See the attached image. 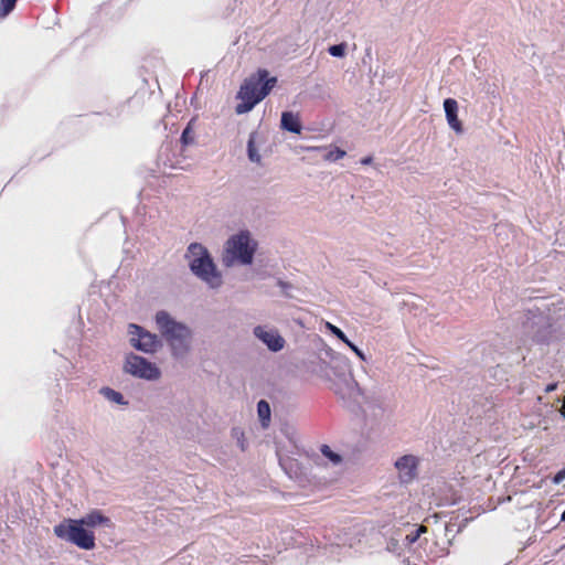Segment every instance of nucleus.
Instances as JSON below:
<instances>
[{"label":"nucleus","instance_id":"f257e3e1","mask_svg":"<svg viewBox=\"0 0 565 565\" xmlns=\"http://www.w3.org/2000/svg\"><path fill=\"white\" fill-rule=\"evenodd\" d=\"M330 369L335 376L334 380H331L330 374L326 373V376L331 382L330 388L344 402L351 412L355 413L360 409L364 415L365 422L371 426L385 418L388 411V404L385 398L375 392L364 395L350 373L349 364L343 356H331Z\"/></svg>","mask_w":565,"mask_h":565},{"label":"nucleus","instance_id":"f03ea898","mask_svg":"<svg viewBox=\"0 0 565 565\" xmlns=\"http://www.w3.org/2000/svg\"><path fill=\"white\" fill-rule=\"evenodd\" d=\"M190 271L211 289L223 285V276L209 249L201 243H191L184 254Z\"/></svg>","mask_w":565,"mask_h":565},{"label":"nucleus","instance_id":"7ed1b4c3","mask_svg":"<svg viewBox=\"0 0 565 565\" xmlns=\"http://www.w3.org/2000/svg\"><path fill=\"white\" fill-rule=\"evenodd\" d=\"M277 84L276 76H269V72L259 68L255 74L247 77L242 84L237 98L242 103L236 105V114H245L250 111L258 103H260Z\"/></svg>","mask_w":565,"mask_h":565},{"label":"nucleus","instance_id":"20e7f679","mask_svg":"<svg viewBox=\"0 0 565 565\" xmlns=\"http://www.w3.org/2000/svg\"><path fill=\"white\" fill-rule=\"evenodd\" d=\"M156 323L160 334L170 347L171 354L177 359L185 356L191 348L192 330L164 310L156 313Z\"/></svg>","mask_w":565,"mask_h":565},{"label":"nucleus","instance_id":"39448f33","mask_svg":"<svg viewBox=\"0 0 565 565\" xmlns=\"http://www.w3.org/2000/svg\"><path fill=\"white\" fill-rule=\"evenodd\" d=\"M257 248L256 242L252 238L248 231H241L239 233L231 236L225 246L226 255L223 258V264L231 267L234 262L242 265H250Z\"/></svg>","mask_w":565,"mask_h":565},{"label":"nucleus","instance_id":"423d86ee","mask_svg":"<svg viewBox=\"0 0 565 565\" xmlns=\"http://www.w3.org/2000/svg\"><path fill=\"white\" fill-rule=\"evenodd\" d=\"M54 534L77 547L90 551L95 547V534L82 525L77 519H64L53 527Z\"/></svg>","mask_w":565,"mask_h":565},{"label":"nucleus","instance_id":"0eeeda50","mask_svg":"<svg viewBox=\"0 0 565 565\" xmlns=\"http://www.w3.org/2000/svg\"><path fill=\"white\" fill-rule=\"evenodd\" d=\"M124 371L135 377L148 381L158 380L161 375L159 367L154 363L135 353L127 354Z\"/></svg>","mask_w":565,"mask_h":565},{"label":"nucleus","instance_id":"6e6552de","mask_svg":"<svg viewBox=\"0 0 565 565\" xmlns=\"http://www.w3.org/2000/svg\"><path fill=\"white\" fill-rule=\"evenodd\" d=\"M129 342L137 351L143 353H154L162 347L161 339L145 328L130 323L128 326Z\"/></svg>","mask_w":565,"mask_h":565},{"label":"nucleus","instance_id":"1a4fd4ad","mask_svg":"<svg viewBox=\"0 0 565 565\" xmlns=\"http://www.w3.org/2000/svg\"><path fill=\"white\" fill-rule=\"evenodd\" d=\"M253 334L273 352H278L284 349L285 339L279 334L278 330L273 327L256 326L253 330Z\"/></svg>","mask_w":565,"mask_h":565},{"label":"nucleus","instance_id":"9d476101","mask_svg":"<svg viewBox=\"0 0 565 565\" xmlns=\"http://www.w3.org/2000/svg\"><path fill=\"white\" fill-rule=\"evenodd\" d=\"M418 459L413 455H404L395 461L398 478L403 483L412 482L417 476Z\"/></svg>","mask_w":565,"mask_h":565},{"label":"nucleus","instance_id":"9b49d317","mask_svg":"<svg viewBox=\"0 0 565 565\" xmlns=\"http://www.w3.org/2000/svg\"><path fill=\"white\" fill-rule=\"evenodd\" d=\"M398 531L403 540V544L408 551L413 550L416 542H418L419 545L427 543V539H420L422 535L427 532V527L425 525L406 523L403 527L398 529Z\"/></svg>","mask_w":565,"mask_h":565},{"label":"nucleus","instance_id":"f8f14e48","mask_svg":"<svg viewBox=\"0 0 565 565\" xmlns=\"http://www.w3.org/2000/svg\"><path fill=\"white\" fill-rule=\"evenodd\" d=\"M77 520L82 525H84L88 530H92L97 526L113 527L114 525L111 520L108 516L104 515L99 510H93Z\"/></svg>","mask_w":565,"mask_h":565},{"label":"nucleus","instance_id":"ddd939ff","mask_svg":"<svg viewBox=\"0 0 565 565\" xmlns=\"http://www.w3.org/2000/svg\"><path fill=\"white\" fill-rule=\"evenodd\" d=\"M444 110L449 127L457 134L462 132V124L458 118V103L454 98H446L444 100Z\"/></svg>","mask_w":565,"mask_h":565},{"label":"nucleus","instance_id":"4468645a","mask_svg":"<svg viewBox=\"0 0 565 565\" xmlns=\"http://www.w3.org/2000/svg\"><path fill=\"white\" fill-rule=\"evenodd\" d=\"M529 327H531L532 329L536 327L535 330L531 331L532 338L535 342L544 343L548 340L551 331L550 326L547 324L546 319L544 317H536L535 319L532 320L531 324L527 321L526 328Z\"/></svg>","mask_w":565,"mask_h":565},{"label":"nucleus","instance_id":"2eb2a0df","mask_svg":"<svg viewBox=\"0 0 565 565\" xmlns=\"http://www.w3.org/2000/svg\"><path fill=\"white\" fill-rule=\"evenodd\" d=\"M280 126L281 129L292 134H300L302 130L299 115L292 111H284L281 114Z\"/></svg>","mask_w":565,"mask_h":565},{"label":"nucleus","instance_id":"dca6fc26","mask_svg":"<svg viewBox=\"0 0 565 565\" xmlns=\"http://www.w3.org/2000/svg\"><path fill=\"white\" fill-rule=\"evenodd\" d=\"M99 394L111 403H115L118 405H127L128 404V402L125 401V397L120 392L115 391L108 386L102 387L99 390Z\"/></svg>","mask_w":565,"mask_h":565},{"label":"nucleus","instance_id":"f3484780","mask_svg":"<svg viewBox=\"0 0 565 565\" xmlns=\"http://www.w3.org/2000/svg\"><path fill=\"white\" fill-rule=\"evenodd\" d=\"M386 550L396 555H401L404 551H406L405 545L403 544V540L399 535V531L397 530L392 537L387 541Z\"/></svg>","mask_w":565,"mask_h":565},{"label":"nucleus","instance_id":"a211bd4d","mask_svg":"<svg viewBox=\"0 0 565 565\" xmlns=\"http://www.w3.org/2000/svg\"><path fill=\"white\" fill-rule=\"evenodd\" d=\"M257 413H258V417L262 422V425L264 427L267 426V423L269 422L270 419V406H269V403L265 399H260L258 403H257Z\"/></svg>","mask_w":565,"mask_h":565},{"label":"nucleus","instance_id":"6ab92c4d","mask_svg":"<svg viewBox=\"0 0 565 565\" xmlns=\"http://www.w3.org/2000/svg\"><path fill=\"white\" fill-rule=\"evenodd\" d=\"M256 135L257 134L255 131L249 135L248 142H247V156L252 162L259 163L260 156H259L257 149L255 148Z\"/></svg>","mask_w":565,"mask_h":565},{"label":"nucleus","instance_id":"aec40b11","mask_svg":"<svg viewBox=\"0 0 565 565\" xmlns=\"http://www.w3.org/2000/svg\"><path fill=\"white\" fill-rule=\"evenodd\" d=\"M320 450L323 457L329 459L332 462V465L335 466L342 461V457L339 454L334 452L328 445H322Z\"/></svg>","mask_w":565,"mask_h":565},{"label":"nucleus","instance_id":"412c9836","mask_svg":"<svg viewBox=\"0 0 565 565\" xmlns=\"http://www.w3.org/2000/svg\"><path fill=\"white\" fill-rule=\"evenodd\" d=\"M18 0H0V18L8 17L15 8Z\"/></svg>","mask_w":565,"mask_h":565},{"label":"nucleus","instance_id":"4be33fe9","mask_svg":"<svg viewBox=\"0 0 565 565\" xmlns=\"http://www.w3.org/2000/svg\"><path fill=\"white\" fill-rule=\"evenodd\" d=\"M347 154V152L338 147L333 148V149H330L328 150L323 158L324 160L327 161H330V162H335L340 159H342L344 156Z\"/></svg>","mask_w":565,"mask_h":565},{"label":"nucleus","instance_id":"5701e85b","mask_svg":"<svg viewBox=\"0 0 565 565\" xmlns=\"http://www.w3.org/2000/svg\"><path fill=\"white\" fill-rule=\"evenodd\" d=\"M347 51V43L342 42L328 47V53L333 57H343Z\"/></svg>","mask_w":565,"mask_h":565},{"label":"nucleus","instance_id":"b1692460","mask_svg":"<svg viewBox=\"0 0 565 565\" xmlns=\"http://www.w3.org/2000/svg\"><path fill=\"white\" fill-rule=\"evenodd\" d=\"M183 146H189L194 142V132L191 128V122L183 129L180 138Z\"/></svg>","mask_w":565,"mask_h":565},{"label":"nucleus","instance_id":"393cba45","mask_svg":"<svg viewBox=\"0 0 565 565\" xmlns=\"http://www.w3.org/2000/svg\"><path fill=\"white\" fill-rule=\"evenodd\" d=\"M327 327L332 332V334H334L339 340H341L345 344L349 343L350 340L348 339V337L344 334V332L340 328H338L329 322L327 323Z\"/></svg>","mask_w":565,"mask_h":565},{"label":"nucleus","instance_id":"a878e982","mask_svg":"<svg viewBox=\"0 0 565 565\" xmlns=\"http://www.w3.org/2000/svg\"><path fill=\"white\" fill-rule=\"evenodd\" d=\"M277 286L281 289V292L286 296V297H291L290 295V290L294 288L290 282H287V281H284L281 279H278L277 281Z\"/></svg>","mask_w":565,"mask_h":565},{"label":"nucleus","instance_id":"bb28decb","mask_svg":"<svg viewBox=\"0 0 565 565\" xmlns=\"http://www.w3.org/2000/svg\"><path fill=\"white\" fill-rule=\"evenodd\" d=\"M347 345L356 354V356L362 360V361H366V356L364 354V352L359 349L353 342L349 341V343H347Z\"/></svg>","mask_w":565,"mask_h":565},{"label":"nucleus","instance_id":"cd10ccee","mask_svg":"<svg viewBox=\"0 0 565 565\" xmlns=\"http://www.w3.org/2000/svg\"><path fill=\"white\" fill-rule=\"evenodd\" d=\"M565 480V469L559 470L553 478L555 484H559Z\"/></svg>","mask_w":565,"mask_h":565},{"label":"nucleus","instance_id":"c85d7f7f","mask_svg":"<svg viewBox=\"0 0 565 565\" xmlns=\"http://www.w3.org/2000/svg\"><path fill=\"white\" fill-rule=\"evenodd\" d=\"M556 387H557L556 383H551V384L546 385L545 392L546 393L553 392L554 390H556Z\"/></svg>","mask_w":565,"mask_h":565},{"label":"nucleus","instance_id":"c756f323","mask_svg":"<svg viewBox=\"0 0 565 565\" xmlns=\"http://www.w3.org/2000/svg\"><path fill=\"white\" fill-rule=\"evenodd\" d=\"M372 162V157H365L361 160L362 164H370Z\"/></svg>","mask_w":565,"mask_h":565},{"label":"nucleus","instance_id":"7c9ffc66","mask_svg":"<svg viewBox=\"0 0 565 565\" xmlns=\"http://www.w3.org/2000/svg\"><path fill=\"white\" fill-rule=\"evenodd\" d=\"M561 521L565 522V510L563 511V513L561 515Z\"/></svg>","mask_w":565,"mask_h":565},{"label":"nucleus","instance_id":"2f4dec72","mask_svg":"<svg viewBox=\"0 0 565 565\" xmlns=\"http://www.w3.org/2000/svg\"><path fill=\"white\" fill-rule=\"evenodd\" d=\"M561 414L565 418V406L561 409Z\"/></svg>","mask_w":565,"mask_h":565},{"label":"nucleus","instance_id":"473e14b6","mask_svg":"<svg viewBox=\"0 0 565 565\" xmlns=\"http://www.w3.org/2000/svg\"><path fill=\"white\" fill-rule=\"evenodd\" d=\"M241 449H242V450H244V449H245V447H244V444H243V443H241Z\"/></svg>","mask_w":565,"mask_h":565}]
</instances>
